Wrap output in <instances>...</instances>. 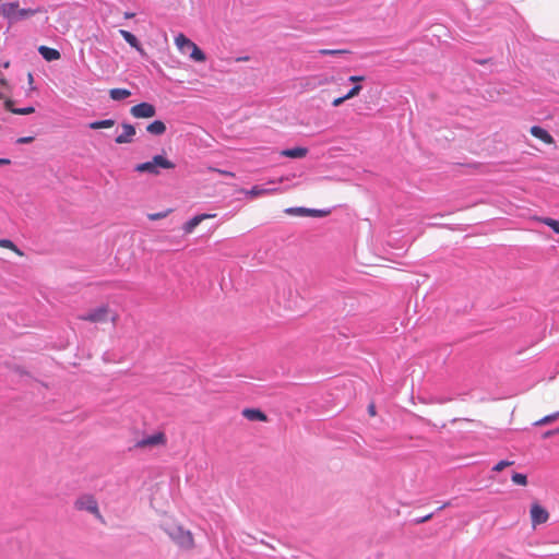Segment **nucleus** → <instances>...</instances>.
Returning <instances> with one entry per match:
<instances>
[{
	"label": "nucleus",
	"mask_w": 559,
	"mask_h": 559,
	"mask_svg": "<svg viewBox=\"0 0 559 559\" xmlns=\"http://www.w3.org/2000/svg\"><path fill=\"white\" fill-rule=\"evenodd\" d=\"M169 538L181 549L191 550L194 548V538L191 531L186 530L182 525L171 523L164 527Z\"/></svg>",
	"instance_id": "1"
},
{
	"label": "nucleus",
	"mask_w": 559,
	"mask_h": 559,
	"mask_svg": "<svg viewBox=\"0 0 559 559\" xmlns=\"http://www.w3.org/2000/svg\"><path fill=\"white\" fill-rule=\"evenodd\" d=\"M78 319L91 323H105L110 321L112 325H116L119 321V313L112 310L109 305L104 304L91 309L84 314H80Z\"/></svg>",
	"instance_id": "2"
},
{
	"label": "nucleus",
	"mask_w": 559,
	"mask_h": 559,
	"mask_svg": "<svg viewBox=\"0 0 559 559\" xmlns=\"http://www.w3.org/2000/svg\"><path fill=\"white\" fill-rule=\"evenodd\" d=\"M176 165L165 156L155 155L151 160L138 164L134 169L141 174L146 173L153 176H158L160 174V168L174 169Z\"/></svg>",
	"instance_id": "3"
},
{
	"label": "nucleus",
	"mask_w": 559,
	"mask_h": 559,
	"mask_svg": "<svg viewBox=\"0 0 559 559\" xmlns=\"http://www.w3.org/2000/svg\"><path fill=\"white\" fill-rule=\"evenodd\" d=\"M74 508L78 511H85L94 515L96 520L105 523L104 516L100 513L97 499L91 493H84L78 497L74 501Z\"/></svg>",
	"instance_id": "4"
},
{
	"label": "nucleus",
	"mask_w": 559,
	"mask_h": 559,
	"mask_svg": "<svg viewBox=\"0 0 559 559\" xmlns=\"http://www.w3.org/2000/svg\"><path fill=\"white\" fill-rule=\"evenodd\" d=\"M175 44L177 48L180 50V52L190 53V58L198 62L205 61L206 57L205 53L186 35L179 34L175 37Z\"/></svg>",
	"instance_id": "5"
},
{
	"label": "nucleus",
	"mask_w": 559,
	"mask_h": 559,
	"mask_svg": "<svg viewBox=\"0 0 559 559\" xmlns=\"http://www.w3.org/2000/svg\"><path fill=\"white\" fill-rule=\"evenodd\" d=\"M549 512L539 502L534 501L530 508V518L532 527L535 528L540 524H545L549 520Z\"/></svg>",
	"instance_id": "6"
},
{
	"label": "nucleus",
	"mask_w": 559,
	"mask_h": 559,
	"mask_svg": "<svg viewBox=\"0 0 559 559\" xmlns=\"http://www.w3.org/2000/svg\"><path fill=\"white\" fill-rule=\"evenodd\" d=\"M130 114L136 119H148L156 115V108L150 103H140L130 109Z\"/></svg>",
	"instance_id": "7"
},
{
	"label": "nucleus",
	"mask_w": 559,
	"mask_h": 559,
	"mask_svg": "<svg viewBox=\"0 0 559 559\" xmlns=\"http://www.w3.org/2000/svg\"><path fill=\"white\" fill-rule=\"evenodd\" d=\"M166 436L164 432H156L150 437L143 438L135 443V448L145 449L166 444Z\"/></svg>",
	"instance_id": "8"
},
{
	"label": "nucleus",
	"mask_w": 559,
	"mask_h": 559,
	"mask_svg": "<svg viewBox=\"0 0 559 559\" xmlns=\"http://www.w3.org/2000/svg\"><path fill=\"white\" fill-rule=\"evenodd\" d=\"M215 216H216V214H206V213L195 215L191 219H189L188 222H186L183 224L182 229H183L185 234L189 235V234L193 233L195 227L198 225H200L203 221L214 218Z\"/></svg>",
	"instance_id": "9"
},
{
	"label": "nucleus",
	"mask_w": 559,
	"mask_h": 559,
	"mask_svg": "<svg viewBox=\"0 0 559 559\" xmlns=\"http://www.w3.org/2000/svg\"><path fill=\"white\" fill-rule=\"evenodd\" d=\"M122 130L123 132L115 139V142L117 144H127L133 142L135 128L130 123H122Z\"/></svg>",
	"instance_id": "10"
},
{
	"label": "nucleus",
	"mask_w": 559,
	"mask_h": 559,
	"mask_svg": "<svg viewBox=\"0 0 559 559\" xmlns=\"http://www.w3.org/2000/svg\"><path fill=\"white\" fill-rule=\"evenodd\" d=\"M530 132L534 138L540 140L545 144H554L555 143V139L552 138V135L547 130H545L544 128H542L539 126H533L531 128Z\"/></svg>",
	"instance_id": "11"
},
{
	"label": "nucleus",
	"mask_w": 559,
	"mask_h": 559,
	"mask_svg": "<svg viewBox=\"0 0 559 559\" xmlns=\"http://www.w3.org/2000/svg\"><path fill=\"white\" fill-rule=\"evenodd\" d=\"M277 188L273 189H265L260 186H253L250 190L242 189L241 192L245 193L247 197L254 199L261 195L272 194L277 192Z\"/></svg>",
	"instance_id": "12"
},
{
	"label": "nucleus",
	"mask_w": 559,
	"mask_h": 559,
	"mask_svg": "<svg viewBox=\"0 0 559 559\" xmlns=\"http://www.w3.org/2000/svg\"><path fill=\"white\" fill-rule=\"evenodd\" d=\"M38 52L46 61H56L61 58V55L57 49L47 46H39Z\"/></svg>",
	"instance_id": "13"
},
{
	"label": "nucleus",
	"mask_w": 559,
	"mask_h": 559,
	"mask_svg": "<svg viewBox=\"0 0 559 559\" xmlns=\"http://www.w3.org/2000/svg\"><path fill=\"white\" fill-rule=\"evenodd\" d=\"M242 416L247 418L248 420H259V421H266L267 416L257 408H245L242 411Z\"/></svg>",
	"instance_id": "14"
},
{
	"label": "nucleus",
	"mask_w": 559,
	"mask_h": 559,
	"mask_svg": "<svg viewBox=\"0 0 559 559\" xmlns=\"http://www.w3.org/2000/svg\"><path fill=\"white\" fill-rule=\"evenodd\" d=\"M19 11V3L17 2H8L3 3L1 5V13L3 16L8 19H16Z\"/></svg>",
	"instance_id": "15"
},
{
	"label": "nucleus",
	"mask_w": 559,
	"mask_h": 559,
	"mask_svg": "<svg viewBox=\"0 0 559 559\" xmlns=\"http://www.w3.org/2000/svg\"><path fill=\"white\" fill-rule=\"evenodd\" d=\"M308 154V148L306 147H293L283 150L281 152L282 156L289 157V158H302Z\"/></svg>",
	"instance_id": "16"
},
{
	"label": "nucleus",
	"mask_w": 559,
	"mask_h": 559,
	"mask_svg": "<svg viewBox=\"0 0 559 559\" xmlns=\"http://www.w3.org/2000/svg\"><path fill=\"white\" fill-rule=\"evenodd\" d=\"M285 212L289 215H300V216H318L320 215V211L309 210L305 207H289L286 209Z\"/></svg>",
	"instance_id": "17"
},
{
	"label": "nucleus",
	"mask_w": 559,
	"mask_h": 559,
	"mask_svg": "<svg viewBox=\"0 0 559 559\" xmlns=\"http://www.w3.org/2000/svg\"><path fill=\"white\" fill-rule=\"evenodd\" d=\"M119 33L131 47L135 48L138 51H143L138 38L132 33L126 29H120Z\"/></svg>",
	"instance_id": "18"
},
{
	"label": "nucleus",
	"mask_w": 559,
	"mask_h": 559,
	"mask_svg": "<svg viewBox=\"0 0 559 559\" xmlns=\"http://www.w3.org/2000/svg\"><path fill=\"white\" fill-rule=\"evenodd\" d=\"M146 131L154 135H162L166 131V124L162 120H155L147 124Z\"/></svg>",
	"instance_id": "19"
},
{
	"label": "nucleus",
	"mask_w": 559,
	"mask_h": 559,
	"mask_svg": "<svg viewBox=\"0 0 559 559\" xmlns=\"http://www.w3.org/2000/svg\"><path fill=\"white\" fill-rule=\"evenodd\" d=\"M109 95L114 100H123L131 95V92L126 88H111Z\"/></svg>",
	"instance_id": "20"
},
{
	"label": "nucleus",
	"mask_w": 559,
	"mask_h": 559,
	"mask_svg": "<svg viewBox=\"0 0 559 559\" xmlns=\"http://www.w3.org/2000/svg\"><path fill=\"white\" fill-rule=\"evenodd\" d=\"M114 126H115V120H112V119L93 121L88 124V127L93 130L109 129Z\"/></svg>",
	"instance_id": "21"
},
{
	"label": "nucleus",
	"mask_w": 559,
	"mask_h": 559,
	"mask_svg": "<svg viewBox=\"0 0 559 559\" xmlns=\"http://www.w3.org/2000/svg\"><path fill=\"white\" fill-rule=\"evenodd\" d=\"M558 418H559V411L536 420L534 423V426H545V425L556 421Z\"/></svg>",
	"instance_id": "22"
},
{
	"label": "nucleus",
	"mask_w": 559,
	"mask_h": 559,
	"mask_svg": "<svg viewBox=\"0 0 559 559\" xmlns=\"http://www.w3.org/2000/svg\"><path fill=\"white\" fill-rule=\"evenodd\" d=\"M0 247L11 250L20 257L24 255V253L10 239H0Z\"/></svg>",
	"instance_id": "23"
},
{
	"label": "nucleus",
	"mask_w": 559,
	"mask_h": 559,
	"mask_svg": "<svg viewBox=\"0 0 559 559\" xmlns=\"http://www.w3.org/2000/svg\"><path fill=\"white\" fill-rule=\"evenodd\" d=\"M319 53L322 56H337L349 53V51L346 49H321L319 50Z\"/></svg>",
	"instance_id": "24"
},
{
	"label": "nucleus",
	"mask_w": 559,
	"mask_h": 559,
	"mask_svg": "<svg viewBox=\"0 0 559 559\" xmlns=\"http://www.w3.org/2000/svg\"><path fill=\"white\" fill-rule=\"evenodd\" d=\"M512 481L515 484V485H519V486H526L527 485V477L526 475L524 474H521V473H514L512 475Z\"/></svg>",
	"instance_id": "25"
},
{
	"label": "nucleus",
	"mask_w": 559,
	"mask_h": 559,
	"mask_svg": "<svg viewBox=\"0 0 559 559\" xmlns=\"http://www.w3.org/2000/svg\"><path fill=\"white\" fill-rule=\"evenodd\" d=\"M39 12V10L33 9H19L16 19H25Z\"/></svg>",
	"instance_id": "26"
},
{
	"label": "nucleus",
	"mask_w": 559,
	"mask_h": 559,
	"mask_svg": "<svg viewBox=\"0 0 559 559\" xmlns=\"http://www.w3.org/2000/svg\"><path fill=\"white\" fill-rule=\"evenodd\" d=\"M542 222L549 226L555 233L559 234V222L554 218H543Z\"/></svg>",
	"instance_id": "27"
},
{
	"label": "nucleus",
	"mask_w": 559,
	"mask_h": 559,
	"mask_svg": "<svg viewBox=\"0 0 559 559\" xmlns=\"http://www.w3.org/2000/svg\"><path fill=\"white\" fill-rule=\"evenodd\" d=\"M513 464H514V462H513V461H507V460H503V461L498 462V463L492 467V471H493V472H501V471H503L506 467L512 466Z\"/></svg>",
	"instance_id": "28"
},
{
	"label": "nucleus",
	"mask_w": 559,
	"mask_h": 559,
	"mask_svg": "<svg viewBox=\"0 0 559 559\" xmlns=\"http://www.w3.org/2000/svg\"><path fill=\"white\" fill-rule=\"evenodd\" d=\"M34 111H35V108L32 106L25 107V108L11 109V112L15 114V115H31Z\"/></svg>",
	"instance_id": "29"
},
{
	"label": "nucleus",
	"mask_w": 559,
	"mask_h": 559,
	"mask_svg": "<svg viewBox=\"0 0 559 559\" xmlns=\"http://www.w3.org/2000/svg\"><path fill=\"white\" fill-rule=\"evenodd\" d=\"M360 91H361V85L356 84L345 95H346L347 99H352V98L356 97L360 93Z\"/></svg>",
	"instance_id": "30"
},
{
	"label": "nucleus",
	"mask_w": 559,
	"mask_h": 559,
	"mask_svg": "<svg viewBox=\"0 0 559 559\" xmlns=\"http://www.w3.org/2000/svg\"><path fill=\"white\" fill-rule=\"evenodd\" d=\"M166 216H167V212H159V213L148 214L147 217L150 221H158V219L165 218Z\"/></svg>",
	"instance_id": "31"
},
{
	"label": "nucleus",
	"mask_w": 559,
	"mask_h": 559,
	"mask_svg": "<svg viewBox=\"0 0 559 559\" xmlns=\"http://www.w3.org/2000/svg\"><path fill=\"white\" fill-rule=\"evenodd\" d=\"M210 170L215 171V173H217V174H219L222 176L231 177V178L235 177V174L231 173V171H228V170L213 168V167H211Z\"/></svg>",
	"instance_id": "32"
},
{
	"label": "nucleus",
	"mask_w": 559,
	"mask_h": 559,
	"mask_svg": "<svg viewBox=\"0 0 559 559\" xmlns=\"http://www.w3.org/2000/svg\"><path fill=\"white\" fill-rule=\"evenodd\" d=\"M35 140L34 136H22L16 140L17 144H28L32 143Z\"/></svg>",
	"instance_id": "33"
},
{
	"label": "nucleus",
	"mask_w": 559,
	"mask_h": 559,
	"mask_svg": "<svg viewBox=\"0 0 559 559\" xmlns=\"http://www.w3.org/2000/svg\"><path fill=\"white\" fill-rule=\"evenodd\" d=\"M345 100H348V99H347V97H346V95L335 98V99L332 102V105H333L334 107H338V106H341Z\"/></svg>",
	"instance_id": "34"
},
{
	"label": "nucleus",
	"mask_w": 559,
	"mask_h": 559,
	"mask_svg": "<svg viewBox=\"0 0 559 559\" xmlns=\"http://www.w3.org/2000/svg\"><path fill=\"white\" fill-rule=\"evenodd\" d=\"M364 80H365V78L361 76V75H352V76L348 78V81L353 82V83H358V82H361Z\"/></svg>",
	"instance_id": "35"
},
{
	"label": "nucleus",
	"mask_w": 559,
	"mask_h": 559,
	"mask_svg": "<svg viewBox=\"0 0 559 559\" xmlns=\"http://www.w3.org/2000/svg\"><path fill=\"white\" fill-rule=\"evenodd\" d=\"M4 107H5V109H7V110H9V111H11V109H15V108L13 107V100H12V99H7V100L4 102Z\"/></svg>",
	"instance_id": "36"
},
{
	"label": "nucleus",
	"mask_w": 559,
	"mask_h": 559,
	"mask_svg": "<svg viewBox=\"0 0 559 559\" xmlns=\"http://www.w3.org/2000/svg\"><path fill=\"white\" fill-rule=\"evenodd\" d=\"M368 413L370 414V416H374L376 415V406H374V404H370L368 406Z\"/></svg>",
	"instance_id": "37"
},
{
	"label": "nucleus",
	"mask_w": 559,
	"mask_h": 559,
	"mask_svg": "<svg viewBox=\"0 0 559 559\" xmlns=\"http://www.w3.org/2000/svg\"><path fill=\"white\" fill-rule=\"evenodd\" d=\"M555 432H559V428L557 430H555V431H546L543 437L544 438L551 437Z\"/></svg>",
	"instance_id": "38"
},
{
	"label": "nucleus",
	"mask_w": 559,
	"mask_h": 559,
	"mask_svg": "<svg viewBox=\"0 0 559 559\" xmlns=\"http://www.w3.org/2000/svg\"><path fill=\"white\" fill-rule=\"evenodd\" d=\"M0 84L2 86H7L8 85V81H7V79L3 75L0 76Z\"/></svg>",
	"instance_id": "39"
},
{
	"label": "nucleus",
	"mask_w": 559,
	"mask_h": 559,
	"mask_svg": "<svg viewBox=\"0 0 559 559\" xmlns=\"http://www.w3.org/2000/svg\"><path fill=\"white\" fill-rule=\"evenodd\" d=\"M10 163H11V160L8 159V158H0V166L1 165H9Z\"/></svg>",
	"instance_id": "40"
},
{
	"label": "nucleus",
	"mask_w": 559,
	"mask_h": 559,
	"mask_svg": "<svg viewBox=\"0 0 559 559\" xmlns=\"http://www.w3.org/2000/svg\"><path fill=\"white\" fill-rule=\"evenodd\" d=\"M431 516H432L431 514L426 515L425 518H423V519L420 520V522L428 521L429 519H431Z\"/></svg>",
	"instance_id": "41"
},
{
	"label": "nucleus",
	"mask_w": 559,
	"mask_h": 559,
	"mask_svg": "<svg viewBox=\"0 0 559 559\" xmlns=\"http://www.w3.org/2000/svg\"><path fill=\"white\" fill-rule=\"evenodd\" d=\"M2 67H3L4 69H8V68L10 67V61H5V62H3V63H2Z\"/></svg>",
	"instance_id": "42"
},
{
	"label": "nucleus",
	"mask_w": 559,
	"mask_h": 559,
	"mask_svg": "<svg viewBox=\"0 0 559 559\" xmlns=\"http://www.w3.org/2000/svg\"><path fill=\"white\" fill-rule=\"evenodd\" d=\"M27 78H28V82H29V83H32V82H33V80H34V79H33V74H32V73H28Z\"/></svg>",
	"instance_id": "43"
},
{
	"label": "nucleus",
	"mask_w": 559,
	"mask_h": 559,
	"mask_svg": "<svg viewBox=\"0 0 559 559\" xmlns=\"http://www.w3.org/2000/svg\"><path fill=\"white\" fill-rule=\"evenodd\" d=\"M124 16H126L127 19H129V17H133V16H134V14H133V13H126V14H124Z\"/></svg>",
	"instance_id": "44"
},
{
	"label": "nucleus",
	"mask_w": 559,
	"mask_h": 559,
	"mask_svg": "<svg viewBox=\"0 0 559 559\" xmlns=\"http://www.w3.org/2000/svg\"><path fill=\"white\" fill-rule=\"evenodd\" d=\"M2 98V94H0V99Z\"/></svg>",
	"instance_id": "45"
}]
</instances>
